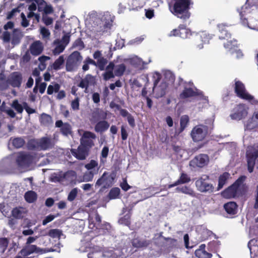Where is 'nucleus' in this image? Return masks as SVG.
<instances>
[{
    "mask_svg": "<svg viewBox=\"0 0 258 258\" xmlns=\"http://www.w3.org/2000/svg\"><path fill=\"white\" fill-rule=\"evenodd\" d=\"M55 126L60 128L61 134L64 136H67L72 133L71 125L68 123H63L61 120L55 122Z\"/></svg>",
    "mask_w": 258,
    "mask_h": 258,
    "instance_id": "22",
    "label": "nucleus"
},
{
    "mask_svg": "<svg viewBox=\"0 0 258 258\" xmlns=\"http://www.w3.org/2000/svg\"><path fill=\"white\" fill-rule=\"evenodd\" d=\"M71 106L73 110H78L79 109V98L77 97L71 102Z\"/></svg>",
    "mask_w": 258,
    "mask_h": 258,
    "instance_id": "61",
    "label": "nucleus"
},
{
    "mask_svg": "<svg viewBox=\"0 0 258 258\" xmlns=\"http://www.w3.org/2000/svg\"><path fill=\"white\" fill-rule=\"evenodd\" d=\"M107 63V60L106 58L104 57L100 58V59L97 60V67H98L101 71H103L104 70Z\"/></svg>",
    "mask_w": 258,
    "mask_h": 258,
    "instance_id": "57",
    "label": "nucleus"
},
{
    "mask_svg": "<svg viewBox=\"0 0 258 258\" xmlns=\"http://www.w3.org/2000/svg\"><path fill=\"white\" fill-rule=\"evenodd\" d=\"M9 84L8 83V79L6 80L5 75L0 74V90H5L8 88Z\"/></svg>",
    "mask_w": 258,
    "mask_h": 258,
    "instance_id": "40",
    "label": "nucleus"
},
{
    "mask_svg": "<svg viewBox=\"0 0 258 258\" xmlns=\"http://www.w3.org/2000/svg\"><path fill=\"white\" fill-rule=\"evenodd\" d=\"M200 38L202 39V41L205 43H208L210 39V37L208 34L206 32H202L200 34Z\"/></svg>",
    "mask_w": 258,
    "mask_h": 258,
    "instance_id": "64",
    "label": "nucleus"
},
{
    "mask_svg": "<svg viewBox=\"0 0 258 258\" xmlns=\"http://www.w3.org/2000/svg\"><path fill=\"white\" fill-rule=\"evenodd\" d=\"M166 244L169 247L172 248L178 245V241L176 239L168 238H166Z\"/></svg>",
    "mask_w": 258,
    "mask_h": 258,
    "instance_id": "55",
    "label": "nucleus"
},
{
    "mask_svg": "<svg viewBox=\"0 0 258 258\" xmlns=\"http://www.w3.org/2000/svg\"><path fill=\"white\" fill-rule=\"evenodd\" d=\"M190 181V177L186 173H182L180 175V177L179 179L176 181L173 184H171L168 185V188H170L172 187L177 186L178 185L181 184H184L186 183H188Z\"/></svg>",
    "mask_w": 258,
    "mask_h": 258,
    "instance_id": "26",
    "label": "nucleus"
},
{
    "mask_svg": "<svg viewBox=\"0 0 258 258\" xmlns=\"http://www.w3.org/2000/svg\"><path fill=\"white\" fill-rule=\"evenodd\" d=\"M190 35V30L186 29L184 25H180L177 29H175L171 31L170 36H178L182 38L185 39Z\"/></svg>",
    "mask_w": 258,
    "mask_h": 258,
    "instance_id": "18",
    "label": "nucleus"
},
{
    "mask_svg": "<svg viewBox=\"0 0 258 258\" xmlns=\"http://www.w3.org/2000/svg\"><path fill=\"white\" fill-rule=\"evenodd\" d=\"M48 235L53 238L59 239L62 235V231L58 229H50L47 234H43V235Z\"/></svg>",
    "mask_w": 258,
    "mask_h": 258,
    "instance_id": "38",
    "label": "nucleus"
},
{
    "mask_svg": "<svg viewBox=\"0 0 258 258\" xmlns=\"http://www.w3.org/2000/svg\"><path fill=\"white\" fill-rule=\"evenodd\" d=\"M8 81L9 85L19 88L23 82L22 74L19 72H13L8 77Z\"/></svg>",
    "mask_w": 258,
    "mask_h": 258,
    "instance_id": "14",
    "label": "nucleus"
},
{
    "mask_svg": "<svg viewBox=\"0 0 258 258\" xmlns=\"http://www.w3.org/2000/svg\"><path fill=\"white\" fill-rule=\"evenodd\" d=\"M248 247L249 249L251 256L253 254V256L258 255V241L256 239H252L248 243Z\"/></svg>",
    "mask_w": 258,
    "mask_h": 258,
    "instance_id": "30",
    "label": "nucleus"
},
{
    "mask_svg": "<svg viewBox=\"0 0 258 258\" xmlns=\"http://www.w3.org/2000/svg\"><path fill=\"white\" fill-rule=\"evenodd\" d=\"M40 33L43 38L49 39L50 33L48 29L43 27L41 29Z\"/></svg>",
    "mask_w": 258,
    "mask_h": 258,
    "instance_id": "63",
    "label": "nucleus"
},
{
    "mask_svg": "<svg viewBox=\"0 0 258 258\" xmlns=\"http://www.w3.org/2000/svg\"><path fill=\"white\" fill-rule=\"evenodd\" d=\"M34 156L33 154L26 152H20L16 158V163L18 169L22 171L29 170V167L33 163Z\"/></svg>",
    "mask_w": 258,
    "mask_h": 258,
    "instance_id": "4",
    "label": "nucleus"
},
{
    "mask_svg": "<svg viewBox=\"0 0 258 258\" xmlns=\"http://www.w3.org/2000/svg\"><path fill=\"white\" fill-rule=\"evenodd\" d=\"M60 89V85L57 83H53L49 85L47 88V93L49 95L52 94L53 93L58 92Z\"/></svg>",
    "mask_w": 258,
    "mask_h": 258,
    "instance_id": "43",
    "label": "nucleus"
},
{
    "mask_svg": "<svg viewBox=\"0 0 258 258\" xmlns=\"http://www.w3.org/2000/svg\"><path fill=\"white\" fill-rule=\"evenodd\" d=\"M13 145L16 148H20L23 146L25 140L20 137L14 138L12 140Z\"/></svg>",
    "mask_w": 258,
    "mask_h": 258,
    "instance_id": "47",
    "label": "nucleus"
},
{
    "mask_svg": "<svg viewBox=\"0 0 258 258\" xmlns=\"http://www.w3.org/2000/svg\"><path fill=\"white\" fill-rule=\"evenodd\" d=\"M108 68L112 69L115 76L120 77L123 75L126 67L123 63L115 65L113 62H110L108 65Z\"/></svg>",
    "mask_w": 258,
    "mask_h": 258,
    "instance_id": "21",
    "label": "nucleus"
},
{
    "mask_svg": "<svg viewBox=\"0 0 258 258\" xmlns=\"http://www.w3.org/2000/svg\"><path fill=\"white\" fill-rule=\"evenodd\" d=\"M83 57L78 51H74L68 57L66 62V70L68 72L74 71L77 69Z\"/></svg>",
    "mask_w": 258,
    "mask_h": 258,
    "instance_id": "7",
    "label": "nucleus"
},
{
    "mask_svg": "<svg viewBox=\"0 0 258 258\" xmlns=\"http://www.w3.org/2000/svg\"><path fill=\"white\" fill-rule=\"evenodd\" d=\"M103 79L107 81L110 79L113 78L115 76L112 69H108V66L106 68V71L102 75Z\"/></svg>",
    "mask_w": 258,
    "mask_h": 258,
    "instance_id": "48",
    "label": "nucleus"
},
{
    "mask_svg": "<svg viewBox=\"0 0 258 258\" xmlns=\"http://www.w3.org/2000/svg\"><path fill=\"white\" fill-rule=\"evenodd\" d=\"M72 154L79 160H84L87 156L86 150L84 147L79 146L77 149L71 150Z\"/></svg>",
    "mask_w": 258,
    "mask_h": 258,
    "instance_id": "23",
    "label": "nucleus"
},
{
    "mask_svg": "<svg viewBox=\"0 0 258 258\" xmlns=\"http://www.w3.org/2000/svg\"><path fill=\"white\" fill-rule=\"evenodd\" d=\"M43 49V43L39 40H36L30 45L29 50L33 55L37 56L42 52Z\"/></svg>",
    "mask_w": 258,
    "mask_h": 258,
    "instance_id": "20",
    "label": "nucleus"
},
{
    "mask_svg": "<svg viewBox=\"0 0 258 258\" xmlns=\"http://www.w3.org/2000/svg\"><path fill=\"white\" fill-rule=\"evenodd\" d=\"M94 173L92 171L87 172L84 173L83 176L82 182H89L93 180Z\"/></svg>",
    "mask_w": 258,
    "mask_h": 258,
    "instance_id": "54",
    "label": "nucleus"
},
{
    "mask_svg": "<svg viewBox=\"0 0 258 258\" xmlns=\"http://www.w3.org/2000/svg\"><path fill=\"white\" fill-rule=\"evenodd\" d=\"M89 227L90 228L93 229L94 227L97 226V224L99 225L101 222V217L99 216L98 213L95 212L93 214L89 215L88 217Z\"/></svg>",
    "mask_w": 258,
    "mask_h": 258,
    "instance_id": "24",
    "label": "nucleus"
},
{
    "mask_svg": "<svg viewBox=\"0 0 258 258\" xmlns=\"http://www.w3.org/2000/svg\"><path fill=\"white\" fill-rule=\"evenodd\" d=\"M98 163L97 161L91 160L89 163L85 165V167L88 170H91L97 167Z\"/></svg>",
    "mask_w": 258,
    "mask_h": 258,
    "instance_id": "60",
    "label": "nucleus"
},
{
    "mask_svg": "<svg viewBox=\"0 0 258 258\" xmlns=\"http://www.w3.org/2000/svg\"><path fill=\"white\" fill-rule=\"evenodd\" d=\"M25 198L27 202L31 203L34 202L37 199V195L33 191H28L25 194Z\"/></svg>",
    "mask_w": 258,
    "mask_h": 258,
    "instance_id": "41",
    "label": "nucleus"
},
{
    "mask_svg": "<svg viewBox=\"0 0 258 258\" xmlns=\"http://www.w3.org/2000/svg\"><path fill=\"white\" fill-rule=\"evenodd\" d=\"M109 126V124L105 120L100 121L97 123L95 126V131L96 132L102 133L107 130Z\"/></svg>",
    "mask_w": 258,
    "mask_h": 258,
    "instance_id": "33",
    "label": "nucleus"
},
{
    "mask_svg": "<svg viewBox=\"0 0 258 258\" xmlns=\"http://www.w3.org/2000/svg\"><path fill=\"white\" fill-rule=\"evenodd\" d=\"M109 152V148L107 146H105L103 148L100 156V162L102 164H104L106 160L105 159L107 158Z\"/></svg>",
    "mask_w": 258,
    "mask_h": 258,
    "instance_id": "50",
    "label": "nucleus"
},
{
    "mask_svg": "<svg viewBox=\"0 0 258 258\" xmlns=\"http://www.w3.org/2000/svg\"><path fill=\"white\" fill-rule=\"evenodd\" d=\"M189 122V118L187 115H183L180 118V130L182 131L187 126Z\"/></svg>",
    "mask_w": 258,
    "mask_h": 258,
    "instance_id": "51",
    "label": "nucleus"
},
{
    "mask_svg": "<svg viewBox=\"0 0 258 258\" xmlns=\"http://www.w3.org/2000/svg\"><path fill=\"white\" fill-rule=\"evenodd\" d=\"M246 156L249 172L253 171L254 165L258 169V160L255 163V159L258 157V150L252 147H249L246 152Z\"/></svg>",
    "mask_w": 258,
    "mask_h": 258,
    "instance_id": "10",
    "label": "nucleus"
},
{
    "mask_svg": "<svg viewBox=\"0 0 258 258\" xmlns=\"http://www.w3.org/2000/svg\"><path fill=\"white\" fill-rule=\"evenodd\" d=\"M96 84V79L91 75H87L81 80L79 86L82 88H85V92H88V88L90 86H94Z\"/></svg>",
    "mask_w": 258,
    "mask_h": 258,
    "instance_id": "19",
    "label": "nucleus"
},
{
    "mask_svg": "<svg viewBox=\"0 0 258 258\" xmlns=\"http://www.w3.org/2000/svg\"><path fill=\"white\" fill-rule=\"evenodd\" d=\"M240 18L242 24L247 26L248 28L258 31V21L252 20L249 23L245 18H243V16L240 14Z\"/></svg>",
    "mask_w": 258,
    "mask_h": 258,
    "instance_id": "32",
    "label": "nucleus"
},
{
    "mask_svg": "<svg viewBox=\"0 0 258 258\" xmlns=\"http://www.w3.org/2000/svg\"><path fill=\"white\" fill-rule=\"evenodd\" d=\"M234 89L239 97L246 100H251L253 98V97L246 91L244 85L241 82L235 81Z\"/></svg>",
    "mask_w": 258,
    "mask_h": 258,
    "instance_id": "15",
    "label": "nucleus"
},
{
    "mask_svg": "<svg viewBox=\"0 0 258 258\" xmlns=\"http://www.w3.org/2000/svg\"><path fill=\"white\" fill-rule=\"evenodd\" d=\"M192 83H189V88L185 87L182 93L180 94V97L182 98H186L188 97H193L197 95V92L190 86H192Z\"/></svg>",
    "mask_w": 258,
    "mask_h": 258,
    "instance_id": "27",
    "label": "nucleus"
},
{
    "mask_svg": "<svg viewBox=\"0 0 258 258\" xmlns=\"http://www.w3.org/2000/svg\"><path fill=\"white\" fill-rule=\"evenodd\" d=\"M50 59V57L47 56H41L39 57L38 60L40 62L38 68L40 71H44L46 67L47 63L46 61Z\"/></svg>",
    "mask_w": 258,
    "mask_h": 258,
    "instance_id": "37",
    "label": "nucleus"
},
{
    "mask_svg": "<svg viewBox=\"0 0 258 258\" xmlns=\"http://www.w3.org/2000/svg\"><path fill=\"white\" fill-rule=\"evenodd\" d=\"M208 134V127L203 124L195 126L191 132V136L194 142L203 141Z\"/></svg>",
    "mask_w": 258,
    "mask_h": 258,
    "instance_id": "9",
    "label": "nucleus"
},
{
    "mask_svg": "<svg viewBox=\"0 0 258 258\" xmlns=\"http://www.w3.org/2000/svg\"><path fill=\"white\" fill-rule=\"evenodd\" d=\"M115 176L114 173L109 174L107 172H104L102 175L97 180L95 186H102L104 188H109L112 185Z\"/></svg>",
    "mask_w": 258,
    "mask_h": 258,
    "instance_id": "12",
    "label": "nucleus"
},
{
    "mask_svg": "<svg viewBox=\"0 0 258 258\" xmlns=\"http://www.w3.org/2000/svg\"><path fill=\"white\" fill-rule=\"evenodd\" d=\"M101 248L99 247L94 248V250L88 254V258H99L101 256L106 258H126V255L123 249H107L101 252Z\"/></svg>",
    "mask_w": 258,
    "mask_h": 258,
    "instance_id": "1",
    "label": "nucleus"
},
{
    "mask_svg": "<svg viewBox=\"0 0 258 258\" xmlns=\"http://www.w3.org/2000/svg\"><path fill=\"white\" fill-rule=\"evenodd\" d=\"M176 190L183 194L189 195L192 197H196V195L194 190L187 186H182L176 187Z\"/></svg>",
    "mask_w": 258,
    "mask_h": 258,
    "instance_id": "31",
    "label": "nucleus"
},
{
    "mask_svg": "<svg viewBox=\"0 0 258 258\" xmlns=\"http://www.w3.org/2000/svg\"><path fill=\"white\" fill-rule=\"evenodd\" d=\"M218 27L219 28V31L222 34V35L219 36L220 39H228L230 37V34H229L226 30H225V27L224 24H219L218 25Z\"/></svg>",
    "mask_w": 258,
    "mask_h": 258,
    "instance_id": "44",
    "label": "nucleus"
},
{
    "mask_svg": "<svg viewBox=\"0 0 258 258\" xmlns=\"http://www.w3.org/2000/svg\"><path fill=\"white\" fill-rule=\"evenodd\" d=\"M12 215L14 217L20 219L24 216V210L21 208H15L12 210Z\"/></svg>",
    "mask_w": 258,
    "mask_h": 258,
    "instance_id": "49",
    "label": "nucleus"
},
{
    "mask_svg": "<svg viewBox=\"0 0 258 258\" xmlns=\"http://www.w3.org/2000/svg\"><path fill=\"white\" fill-rule=\"evenodd\" d=\"M106 27L105 24L103 23H100L99 26L94 27L92 31L94 32L97 35H101L106 30Z\"/></svg>",
    "mask_w": 258,
    "mask_h": 258,
    "instance_id": "42",
    "label": "nucleus"
},
{
    "mask_svg": "<svg viewBox=\"0 0 258 258\" xmlns=\"http://www.w3.org/2000/svg\"><path fill=\"white\" fill-rule=\"evenodd\" d=\"M11 106L19 113H21L23 111V106L18 102L17 100L13 101Z\"/></svg>",
    "mask_w": 258,
    "mask_h": 258,
    "instance_id": "53",
    "label": "nucleus"
},
{
    "mask_svg": "<svg viewBox=\"0 0 258 258\" xmlns=\"http://www.w3.org/2000/svg\"><path fill=\"white\" fill-rule=\"evenodd\" d=\"M52 53L54 55L59 54L64 50L66 45L59 40H55L52 43Z\"/></svg>",
    "mask_w": 258,
    "mask_h": 258,
    "instance_id": "25",
    "label": "nucleus"
},
{
    "mask_svg": "<svg viewBox=\"0 0 258 258\" xmlns=\"http://www.w3.org/2000/svg\"><path fill=\"white\" fill-rule=\"evenodd\" d=\"M78 194V189L77 188H73L69 193L68 197V200L70 202L74 201L76 198Z\"/></svg>",
    "mask_w": 258,
    "mask_h": 258,
    "instance_id": "58",
    "label": "nucleus"
},
{
    "mask_svg": "<svg viewBox=\"0 0 258 258\" xmlns=\"http://www.w3.org/2000/svg\"><path fill=\"white\" fill-rule=\"evenodd\" d=\"M209 161V157L206 154H200L195 157L190 162V165L193 167H203Z\"/></svg>",
    "mask_w": 258,
    "mask_h": 258,
    "instance_id": "16",
    "label": "nucleus"
},
{
    "mask_svg": "<svg viewBox=\"0 0 258 258\" xmlns=\"http://www.w3.org/2000/svg\"><path fill=\"white\" fill-rule=\"evenodd\" d=\"M154 78H156V80L154 83L153 92L155 97L159 98L163 97L165 94L167 84L164 82L160 83V75L158 73H156L154 75Z\"/></svg>",
    "mask_w": 258,
    "mask_h": 258,
    "instance_id": "6",
    "label": "nucleus"
},
{
    "mask_svg": "<svg viewBox=\"0 0 258 258\" xmlns=\"http://www.w3.org/2000/svg\"><path fill=\"white\" fill-rule=\"evenodd\" d=\"M246 177H240L231 186L226 189L222 193V196L226 199H230L238 196L243 187V182Z\"/></svg>",
    "mask_w": 258,
    "mask_h": 258,
    "instance_id": "5",
    "label": "nucleus"
},
{
    "mask_svg": "<svg viewBox=\"0 0 258 258\" xmlns=\"http://www.w3.org/2000/svg\"><path fill=\"white\" fill-rule=\"evenodd\" d=\"M9 243V239L6 237L0 238V250L4 253Z\"/></svg>",
    "mask_w": 258,
    "mask_h": 258,
    "instance_id": "45",
    "label": "nucleus"
},
{
    "mask_svg": "<svg viewBox=\"0 0 258 258\" xmlns=\"http://www.w3.org/2000/svg\"><path fill=\"white\" fill-rule=\"evenodd\" d=\"M54 145L53 140L48 137H43L36 142V147L40 150H46L52 148Z\"/></svg>",
    "mask_w": 258,
    "mask_h": 258,
    "instance_id": "17",
    "label": "nucleus"
},
{
    "mask_svg": "<svg viewBox=\"0 0 258 258\" xmlns=\"http://www.w3.org/2000/svg\"><path fill=\"white\" fill-rule=\"evenodd\" d=\"M149 243V241L140 238H135L132 241V245L137 248L146 247Z\"/></svg>",
    "mask_w": 258,
    "mask_h": 258,
    "instance_id": "28",
    "label": "nucleus"
},
{
    "mask_svg": "<svg viewBox=\"0 0 258 258\" xmlns=\"http://www.w3.org/2000/svg\"><path fill=\"white\" fill-rule=\"evenodd\" d=\"M62 246L61 243L59 242L54 246L53 248H47L42 249L36 245H26L19 252V254L23 255L24 258H27L29 255L34 253H44L48 252H58L60 251V247Z\"/></svg>",
    "mask_w": 258,
    "mask_h": 258,
    "instance_id": "2",
    "label": "nucleus"
},
{
    "mask_svg": "<svg viewBox=\"0 0 258 258\" xmlns=\"http://www.w3.org/2000/svg\"><path fill=\"white\" fill-rule=\"evenodd\" d=\"M131 62L134 65L137 66L138 67L144 64V62L143 61V60L137 56L134 57L133 58H132Z\"/></svg>",
    "mask_w": 258,
    "mask_h": 258,
    "instance_id": "62",
    "label": "nucleus"
},
{
    "mask_svg": "<svg viewBox=\"0 0 258 258\" xmlns=\"http://www.w3.org/2000/svg\"><path fill=\"white\" fill-rule=\"evenodd\" d=\"M248 107L244 104L236 105L233 110V113L230 114L232 119L240 120L245 118L248 114Z\"/></svg>",
    "mask_w": 258,
    "mask_h": 258,
    "instance_id": "13",
    "label": "nucleus"
},
{
    "mask_svg": "<svg viewBox=\"0 0 258 258\" xmlns=\"http://www.w3.org/2000/svg\"><path fill=\"white\" fill-rule=\"evenodd\" d=\"M208 180L209 176L206 175L198 178L195 183L197 189L202 192H212L214 186Z\"/></svg>",
    "mask_w": 258,
    "mask_h": 258,
    "instance_id": "8",
    "label": "nucleus"
},
{
    "mask_svg": "<svg viewBox=\"0 0 258 258\" xmlns=\"http://www.w3.org/2000/svg\"><path fill=\"white\" fill-rule=\"evenodd\" d=\"M78 132L82 136L80 141L83 146L90 148L94 146V140L96 138L95 134L89 131L83 132L82 130H79Z\"/></svg>",
    "mask_w": 258,
    "mask_h": 258,
    "instance_id": "11",
    "label": "nucleus"
},
{
    "mask_svg": "<svg viewBox=\"0 0 258 258\" xmlns=\"http://www.w3.org/2000/svg\"><path fill=\"white\" fill-rule=\"evenodd\" d=\"M64 58L63 55H60L51 66V68L54 70H60L64 64Z\"/></svg>",
    "mask_w": 258,
    "mask_h": 258,
    "instance_id": "34",
    "label": "nucleus"
},
{
    "mask_svg": "<svg viewBox=\"0 0 258 258\" xmlns=\"http://www.w3.org/2000/svg\"><path fill=\"white\" fill-rule=\"evenodd\" d=\"M131 215V214L130 213L125 215L124 217L119 219L118 222L120 224L128 226L130 224Z\"/></svg>",
    "mask_w": 258,
    "mask_h": 258,
    "instance_id": "52",
    "label": "nucleus"
},
{
    "mask_svg": "<svg viewBox=\"0 0 258 258\" xmlns=\"http://www.w3.org/2000/svg\"><path fill=\"white\" fill-rule=\"evenodd\" d=\"M256 125L257 122L254 119H253V117H252L251 118L247 120L245 125V127L247 130H251L256 127Z\"/></svg>",
    "mask_w": 258,
    "mask_h": 258,
    "instance_id": "56",
    "label": "nucleus"
},
{
    "mask_svg": "<svg viewBox=\"0 0 258 258\" xmlns=\"http://www.w3.org/2000/svg\"><path fill=\"white\" fill-rule=\"evenodd\" d=\"M172 7L170 6L171 12L178 18L186 20L188 19L190 14L188 12L189 0H173Z\"/></svg>",
    "mask_w": 258,
    "mask_h": 258,
    "instance_id": "3",
    "label": "nucleus"
},
{
    "mask_svg": "<svg viewBox=\"0 0 258 258\" xmlns=\"http://www.w3.org/2000/svg\"><path fill=\"white\" fill-rule=\"evenodd\" d=\"M120 189L119 188H113L109 192V196L110 199H113L116 198L119 195Z\"/></svg>",
    "mask_w": 258,
    "mask_h": 258,
    "instance_id": "59",
    "label": "nucleus"
},
{
    "mask_svg": "<svg viewBox=\"0 0 258 258\" xmlns=\"http://www.w3.org/2000/svg\"><path fill=\"white\" fill-rule=\"evenodd\" d=\"M224 208L226 212L230 215H234L237 211V205L234 202H230L224 205Z\"/></svg>",
    "mask_w": 258,
    "mask_h": 258,
    "instance_id": "29",
    "label": "nucleus"
},
{
    "mask_svg": "<svg viewBox=\"0 0 258 258\" xmlns=\"http://www.w3.org/2000/svg\"><path fill=\"white\" fill-rule=\"evenodd\" d=\"M230 174L228 172H224L221 175L219 178V183L218 189L222 188L224 185L226 183L227 180L229 178Z\"/></svg>",
    "mask_w": 258,
    "mask_h": 258,
    "instance_id": "35",
    "label": "nucleus"
},
{
    "mask_svg": "<svg viewBox=\"0 0 258 258\" xmlns=\"http://www.w3.org/2000/svg\"><path fill=\"white\" fill-rule=\"evenodd\" d=\"M195 254L198 258H211L212 254L205 250L197 249L195 251Z\"/></svg>",
    "mask_w": 258,
    "mask_h": 258,
    "instance_id": "46",
    "label": "nucleus"
},
{
    "mask_svg": "<svg viewBox=\"0 0 258 258\" xmlns=\"http://www.w3.org/2000/svg\"><path fill=\"white\" fill-rule=\"evenodd\" d=\"M22 37L21 32L18 30H14L12 34V43L13 45L18 44Z\"/></svg>",
    "mask_w": 258,
    "mask_h": 258,
    "instance_id": "39",
    "label": "nucleus"
},
{
    "mask_svg": "<svg viewBox=\"0 0 258 258\" xmlns=\"http://www.w3.org/2000/svg\"><path fill=\"white\" fill-rule=\"evenodd\" d=\"M40 121L42 124L48 126L52 123V118L49 115L42 113L40 118Z\"/></svg>",
    "mask_w": 258,
    "mask_h": 258,
    "instance_id": "36",
    "label": "nucleus"
}]
</instances>
